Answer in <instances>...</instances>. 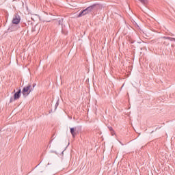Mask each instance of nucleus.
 Masks as SVG:
<instances>
[{
  "mask_svg": "<svg viewBox=\"0 0 175 175\" xmlns=\"http://www.w3.org/2000/svg\"><path fill=\"white\" fill-rule=\"evenodd\" d=\"M141 3H147V0H139Z\"/></svg>",
  "mask_w": 175,
  "mask_h": 175,
  "instance_id": "6",
  "label": "nucleus"
},
{
  "mask_svg": "<svg viewBox=\"0 0 175 175\" xmlns=\"http://www.w3.org/2000/svg\"><path fill=\"white\" fill-rule=\"evenodd\" d=\"M163 39H167L169 40V39H170V37L164 36L163 37Z\"/></svg>",
  "mask_w": 175,
  "mask_h": 175,
  "instance_id": "8",
  "label": "nucleus"
},
{
  "mask_svg": "<svg viewBox=\"0 0 175 175\" xmlns=\"http://www.w3.org/2000/svg\"><path fill=\"white\" fill-rule=\"evenodd\" d=\"M111 133L112 136H114L116 135L114 130H113V131H111Z\"/></svg>",
  "mask_w": 175,
  "mask_h": 175,
  "instance_id": "7",
  "label": "nucleus"
},
{
  "mask_svg": "<svg viewBox=\"0 0 175 175\" xmlns=\"http://www.w3.org/2000/svg\"><path fill=\"white\" fill-rule=\"evenodd\" d=\"M70 133L72 137H76V135H77V133H76V129H75V128H70Z\"/></svg>",
  "mask_w": 175,
  "mask_h": 175,
  "instance_id": "5",
  "label": "nucleus"
},
{
  "mask_svg": "<svg viewBox=\"0 0 175 175\" xmlns=\"http://www.w3.org/2000/svg\"><path fill=\"white\" fill-rule=\"evenodd\" d=\"M20 15L16 14L12 20V24H20Z\"/></svg>",
  "mask_w": 175,
  "mask_h": 175,
  "instance_id": "3",
  "label": "nucleus"
},
{
  "mask_svg": "<svg viewBox=\"0 0 175 175\" xmlns=\"http://www.w3.org/2000/svg\"><path fill=\"white\" fill-rule=\"evenodd\" d=\"M59 25L61 24V21H59Z\"/></svg>",
  "mask_w": 175,
  "mask_h": 175,
  "instance_id": "11",
  "label": "nucleus"
},
{
  "mask_svg": "<svg viewBox=\"0 0 175 175\" xmlns=\"http://www.w3.org/2000/svg\"><path fill=\"white\" fill-rule=\"evenodd\" d=\"M21 96V89H19L18 92H16L14 95V100H17V99H20Z\"/></svg>",
  "mask_w": 175,
  "mask_h": 175,
  "instance_id": "4",
  "label": "nucleus"
},
{
  "mask_svg": "<svg viewBox=\"0 0 175 175\" xmlns=\"http://www.w3.org/2000/svg\"><path fill=\"white\" fill-rule=\"evenodd\" d=\"M94 8H95V5L88 7L86 9L81 11V12L78 15V17H83V16H85V14H88V13H91V12L94 10Z\"/></svg>",
  "mask_w": 175,
  "mask_h": 175,
  "instance_id": "1",
  "label": "nucleus"
},
{
  "mask_svg": "<svg viewBox=\"0 0 175 175\" xmlns=\"http://www.w3.org/2000/svg\"><path fill=\"white\" fill-rule=\"evenodd\" d=\"M35 85H36V84H33V88H34Z\"/></svg>",
  "mask_w": 175,
  "mask_h": 175,
  "instance_id": "10",
  "label": "nucleus"
},
{
  "mask_svg": "<svg viewBox=\"0 0 175 175\" xmlns=\"http://www.w3.org/2000/svg\"><path fill=\"white\" fill-rule=\"evenodd\" d=\"M32 90V85H31V84H28L27 86H25L22 90V94L23 96H28V94H31Z\"/></svg>",
  "mask_w": 175,
  "mask_h": 175,
  "instance_id": "2",
  "label": "nucleus"
},
{
  "mask_svg": "<svg viewBox=\"0 0 175 175\" xmlns=\"http://www.w3.org/2000/svg\"><path fill=\"white\" fill-rule=\"evenodd\" d=\"M109 131H111V132H113V127H109Z\"/></svg>",
  "mask_w": 175,
  "mask_h": 175,
  "instance_id": "9",
  "label": "nucleus"
}]
</instances>
